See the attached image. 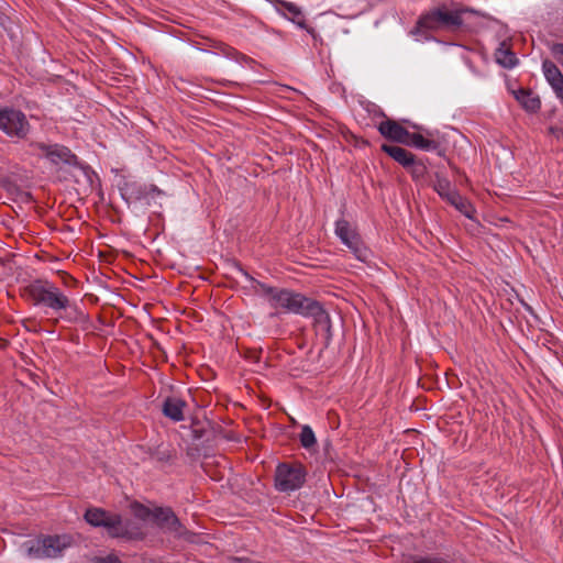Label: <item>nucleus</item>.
Returning <instances> with one entry per match:
<instances>
[{"mask_svg": "<svg viewBox=\"0 0 563 563\" xmlns=\"http://www.w3.org/2000/svg\"><path fill=\"white\" fill-rule=\"evenodd\" d=\"M24 295L34 307L42 308L45 314L56 316L53 323L87 324L89 314L70 299L55 283L36 278L23 288Z\"/></svg>", "mask_w": 563, "mask_h": 563, "instance_id": "2", "label": "nucleus"}, {"mask_svg": "<svg viewBox=\"0 0 563 563\" xmlns=\"http://www.w3.org/2000/svg\"><path fill=\"white\" fill-rule=\"evenodd\" d=\"M119 189L122 199L128 203L143 201L145 205L150 206L152 201H155L156 198L164 195V191L156 185H146L128 179L122 181Z\"/></svg>", "mask_w": 563, "mask_h": 563, "instance_id": "7", "label": "nucleus"}, {"mask_svg": "<svg viewBox=\"0 0 563 563\" xmlns=\"http://www.w3.org/2000/svg\"><path fill=\"white\" fill-rule=\"evenodd\" d=\"M380 150L399 165H401L405 169H407L413 163V158L416 157V155L410 151L397 145L383 144Z\"/></svg>", "mask_w": 563, "mask_h": 563, "instance_id": "18", "label": "nucleus"}, {"mask_svg": "<svg viewBox=\"0 0 563 563\" xmlns=\"http://www.w3.org/2000/svg\"><path fill=\"white\" fill-rule=\"evenodd\" d=\"M234 267L246 278L249 279L250 282H252L254 284L253 288H254V291L255 292H262L265 297L268 298L269 300V303L272 305L273 303V297L278 294V291L280 289L278 288H275V287H272V286H268L255 278H253L243 267L240 263L238 262H234Z\"/></svg>", "mask_w": 563, "mask_h": 563, "instance_id": "21", "label": "nucleus"}, {"mask_svg": "<svg viewBox=\"0 0 563 563\" xmlns=\"http://www.w3.org/2000/svg\"><path fill=\"white\" fill-rule=\"evenodd\" d=\"M0 186L11 195L22 194L21 188L8 176L0 179Z\"/></svg>", "mask_w": 563, "mask_h": 563, "instance_id": "31", "label": "nucleus"}, {"mask_svg": "<svg viewBox=\"0 0 563 563\" xmlns=\"http://www.w3.org/2000/svg\"><path fill=\"white\" fill-rule=\"evenodd\" d=\"M154 523L161 530L176 537H183L187 531L170 507H155Z\"/></svg>", "mask_w": 563, "mask_h": 563, "instance_id": "10", "label": "nucleus"}, {"mask_svg": "<svg viewBox=\"0 0 563 563\" xmlns=\"http://www.w3.org/2000/svg\"><path fill=\"white\" fill-rule=\"evenodd\" d=\"M561 132H562V130L560 128H556V126L549 128V133L553 134L555 136H559Z\"/></svg>", "mask_w": 563, "mask_h": 563, "instance_id": "36", "label": "nucleus"}, {"mask_svg": "<svg viewBox=\"0 0 563 563\" xmlns=\"http://www.w3.org/2000/svg\"><path fill=\"white\" fill-rule=\"evenodd\" d=\"M145 532L143 527L133 521L132 519H124L121 516V526H120V537L119 539H124L128 541H141L145 538Z\"/></svg>", "mask_w": 563, "mask_h": 563, "instance_id": "19", "label": "nucleus"}, {"mask_svg": "<svg viewBox=\"0 0 563 563\" xmlns=\"http://www.w3.org/2000/svg\"><path fill=\"white\" fill-rule=\"evenodd\" d=\"M146 456L143 457V461L145 460H152L156 461L162 464L172 463L175 460L176 452L175 450L169 445L165 443H161L156 446H148V448H140Z\"/></svg>", "mask_w": 563, "mask_h": 563, "instance_id": "16", "label": "nucleus"}, {"mask_svg": "<svg viewBox=\"0 0 563 563\" xmlns=\"http://www.w3.org/2000/svg\"><path fill=\"white\" fill-rule=\"evenodd\" d=\"M433 190L440 195L444 190H449L452 186L451 181L440 172L433 174V179L429 183Z\"/></svg>", "mask_w": 563, "mask_h": 563, "instance_id": "28", "label": "nucleus"}, {"mask_svg": "<svg viewBox=\"0 0 563 563\" xmlns=\"http://www.w3.org/2000/svg\"><path fill=\"white\" fill-rule=\"evenodd\" d=\"M428 159L417 158V156L413 158V163L406 169L412 180L417 184H427V176H428V167H427Z\"/></svg>", "mask_w": 563, "mask_h": 563, "instance_id": "23", "label": "nucleus"}, {"mask_svg": "<svg viewBox=\"0 0 563 563\" xmlns=\"http://www.w3.org/2000/svg\"><path fill=\"white\" fill-rule=\"evenodd\" d=\"M84 519L95 528H104L110 538L119 539L121 515L103 508L90 507L86 510Z\"/></svg>", "mask_w": 563, "mask_h": 563, "instance_id": "8", "label": "nucleus"}, {"mask_svg": "<svg viewBox=\"0 0 563 563\" xmlns=\"http://www.w3.org/2000/svg\"><path fill=\"white\" fill-rule=\"evenodd\" d=\"M188 404L185 399L177 396H168L163 400V415L174 422H180L185 419L184 410Z\"/></svg>", "mask_w": 563, "mask_h": 563, "instance_id": "15", "label": "nucleus"}, {"mask_svg": "<svg viewBox=\"0 0 563 563\" xmlns=\"http://www.w3.org/2000/svg\"><path fill=\"white\" fill-rule=\"evenodd\" d=\"M439 196L451 206L461 197L460 192L453 186H451L449 190L441 192Z\"/></svg>", "mask_w": 563, "mask_h": 563, "instance_id": "32", "label": "nucleus"}, {"mask_svg": "<svg viewBox=\"0 0 563 563\" xmlns=\"http://www.w3.org/2000/svg\"><path fill=\"white\" fill-rule=\"evenodd\" d=\"M130 509L133 516L142 521H146L150 518L154 519L155 508L151 509L137 500L130 504Z\"/></svg>", "mask_w": 563, "mask_h": 563, "instance_id": "26", "label": "nucleus"}, {"mask_svg": "<svg viewBox=\"0 0 563 563\" xmlns=\"http://www.w3.org/2000/svg\"><path fill=\"white\" fill-rule=\"evenodd\" d=\"M474 15L482 14L461 2L441 1L419 15L410 34L429 41L438 33H476L479 24L472 19Z\"/></svg>", "mask_w": 563, "mask_h": 563, "instance_id": "1", "label": "nucleus"}, {"mask_svg": "<svg viewBox=\"0 0 563 563\" xmlns=\"http://www.w3.org/2000/svg\"><path fill=\"white\" fill-rule=\"evenodd\" d=\"M335 234L358 261L365 262L367 260L368 250L364 246L360 234L351 227L347 220L339 219L335 222Z\"/></svg>", "mask_w": 563, "mask_h": 563, "instance_id": "9", "label": "nucleus"}, {"mask_svg": "<svg viewBox=\"0 0 563 563\" xmlns=\"http://www.w3.org/2000/svg\"><path fill=\"white\" fill-rule=\"evenodd\" d=\"M299 441L302 448H305L306 450H311L317 445L314 432L309 426L306 424L301 428Z\"/></svg>", "mask_w": 563, "mask_h": 563, "instance_id": "27", "label": "nucleus"}, {"mask_svg": "<svg viewBox=\"0 0 563 563\" xmlns=\"http://www.w3.org/2000/svg\"><path fill=\"white\" fill-rule=\"evenodd\" d=\"M276 9L278 13L287 18L292 23L297 24L301 19H305L298 5L288 1H278Z\"/></svg>", "mask_w": 563, "mask_h": 563, "instance_id": "25", "label": "nucleus"}, {"mask_svg": "<svg viewBox=\"0 0 563 563\" xmlns=\"http://www.w3.org/2000/svg\"><path fill=\"white\" fill-rule=\"evenodd\" d=\"M542 70L547 81L555 92V96L563 103V74L559 67L550 59L543 60Z\"/></svg>", "mask_w": 563, "mask_h": 563, "instance_id": "14", "label": "nucleus"}, {"mask_svg": "<svg viewBox=\"0 0 563 563\" xmlns=\"http://www.w3.org/2000/svg\"><path fill=\"white\" fill-rule=\"evenodd\" d=\"M312 319L316 335L321 340L323 349L329 347L332 340V324L329 313L321 307L320 311L312 316Z\"/></svg>", "mask_w": 563, "mask_h": 563, "instance_id": "13", "label": "nucleus"}, {"mask_svg": "<svg viewBox=\"0 0 563 563\" xmlns=\"http://www.w3.org/2000/svg\"><path fill=\"white\" fill-rule=\"evenodd\" d=\"M312 38H313L314 43H317L318 41H320V42L322 41L318 33L313 34Z\"/></svg>", "mask_w": 563, "mask_h": 563, "instance_id": "38", "label": "nucleus"}, {"mask_svg": "<svg viewBox=\"0 0 563 563\" xmlns=\"http://www.w3.org/2000/svg\"><path fill=\"white\" fill-rule=\"evenodd\" d=\"M32 153L40 158L47 159L53 166L62 168L63 166L84 169L85 165L79 161L78 156L71 152L66 145L54 143L32 141L29 143Z\"/></svg>", "mask_w": 563, "mask_h": 563, "instance_id": "3", "label": "nucleus"}, {"mask_svg": "<svg viewBox=\"0 0 563 563\" xmlns=\"http://www.w3.org/2000/svg\"><path fill=\"white\" fill-rule=\"evenodd\" d=\"M71 543L73 538L69 534L43 536L29 548V554L36 559L58 558Z\"/></svg>", "mask_w": 563, "mask_h": 563, "instance_id": "6", "label": "nucleus"}, {"mask_svg": "<svg viewBox=\"0 0 563 563\" xmlns=\"http://www.w3.org/2000/svg\"><path fill=\"white\" fill-rule=\"evenodd\" d=\"M428 137L423 136L420 133H412L408 131V136L405 137L402 145L415 147L422 151H433L439 156L445 157V148L440 144V142L430 139L432 136L431 131H426Z\"/></svg>", "mask_w": 563, "mask_h": 563, "instance_id": "11", "label": "nucleus"}, {"mask_svg": "<svg viewBox=\"0 0 563 563\" xmlns=\"http://www.w3.org/2000/svg\"><path fill=\"white\" fill-rule=\"evenodd\" d=\"M379 115L385 118V120L377 125L380 135L390 142L399 144L406 142L405 137L408 136V130L397 121L388 119L383 111L379 112Z\"/></svg>", "mask_w": 563, "mask_h": 563, "instance_id": "12", "label": "nucleus"}, {"mask_svg": "<svg viewBox=\"0 0 563 563\" xmlns=\"http://www.w3.org/2000/svg\"><path fill=\"white\" fill-rule=\"evenodd\" d=\"M410 563H449V561L438 555H411Z\"/></svg>", "mask_w": 563, "mask_h": 563, "instance_id": "30", "label": "nucleus"}, {"mask_svg": "<svg viewBox=\"0 0 563 563\" xmlns=\"http://www.w3.org/2000/svg\"><path fill=\"white\" fill-rule=\"evenodd\" d=\"M322 305L312 298L306 297L305 295L297 292L295 296L292 313L300 314L302 317H311L320 311Z\"/></svg>", "mask_w": 563, "mask_h": 563, "instance_id": "17", "label": "nucleus"}, {"mask_svg": "<svg viewBox=\"0 0 563 563\" xmlns=\"http://www.w3.org/2000/svg\"><path fill=\"white\" fill-rule=\"evenodd\" d=\"M297 25L300 27V29H303L307 31V33H309L311 35V37L313 36V34H317L316 30L311 26H309L307 23H306V20L305 19H301L300 22H297Z\"/></svg>", "mask_w": 563, "mask_h": 563, "instance_id": "34", "label": "nucleus"}, {"mask_svg": "<svg viewBox=\"0 0 563 563\" xmlns=\"http://www.w3.org/2000/svg\"><path fill=\"white\" fill-rule=\"evenodd\" d=\"M452 206L466 218H474L476 210L474 206L470 202V200L466 199L465 197L461 196Z\"/></svg>", "mask_w": 563, "mask_h": 563, "instance_id": "29", "label": "nucleus"}, {"mask_svg": "<svg viewBox=\"0 0 563 563\" xmlns=\"http://www.w3.org/2000/svg\"><path fill=\"white\" fill-rule=\"evenodd\" d=\"M514 96L527 112L536 113L541 108V100L539 96L534 95L530 89L520 88L517 91H514Z\"/></svg>", "mask_w": 563, "mask_h": 563, "instance_id": "20", "label": "nucleus"}, {"mask_svg": "<svg viewBox=\"0 0 563 563\" xmlns=\"http://www.w3.org/2000/svg\"><path fill=\"white\" fill-rule=\"evenodd\" d=\"M0 131L10 139L26 140L31 124L22 110L4 106L0 107Z\"/></svg>", "mask_w": 563, "mask_h": 563, "instance_id": "5", "label": "nucleus"}, {"mask_svg": "<svg viewBox=\"0 0 563 563\" xmlns=\"http://www.w3.org/2000/svg\"><path fill=\"white\" fill-rule=\"evenodd\" d=\"M90 563H121V560L117 554L110 553L107 556H92Z\"/></svg>", "mask_w": 563, "mask_h": 563, "instance_id": "33", "label": "nucleus"}, {"mask_svg": "<svg viewBox=\"0 0 563 563\" xmlns=\"http://www.w3.org/2000/svg\"><path fill=\"white\" fill-rule=\"evenodd\" d=\"M230 51H232V52L234 53V55L240 56V57H241V59H243V60H245V62L252 60V59H251L250 57H247L246 55H243V54H241V53L236 52V51H235V49H233V48H230Z\"/></svg>", "mask_w": 563, "mask_h": 563, "instance_id": "37", "label": "nucleus"}, {"mask_svg": "<svg viewBox=\"0 0 563 563\" xmlns=\"http://www.w3.org/2000/svg\"><path fill=\"white\" fill-rule=\"evenodd\" d=\"M495 57L499 65L508 69L514 68L519 62L516 54L509 47H506L505 42L496 49Z\"/></svg>", "mask_w": 563, "mask_h": 563, "instance_id": "24", "label": "nucleus"}, {"mask_svg": "<svg viewBox=\"0 0 563 563\" xmlns=\"http://www.w3.org/2000/svg\"><path fill=\"white\" fill-rule=\"evenodd\" d=\"M205 435V430L203 429H200V428H197L196 427V422H194L192 424V437L195 440H200L201 438H203Z\"/></svg>", "mask_w": 563, "mask_h": 563, "instance_id": "35", "label": "nucleus"}, {"mask_svg": "<svg viewBox=\"0 0 563 563\" xmlns=\"http://www.w3.org/2000/svg\"><path fill=\"white\" fill-rule=\"evenodd\" d=\"M449 166H451L454 170L459 172L457 168H455L454 166H452V163H449Z\"/></svg>", "mask_w": 563, "mask_h": 563, "instance_id": "40", "label": "nucleus"}, {"mask_svg": "<svg viewBox=\"0 0 563 563\" xmlns=\"http://www.w3.org/2000/svg\"><path fill=\"white\" fill-rule=\"evenodd\" d=\"M523 306L526 307V309H527L528 311H531V307H530L529 305H527V303H525V302H523Z\"/></svg>", "mask_w": 563, "mask_h": 563, "instance_id": "39", "label": "nucleus"}, {"mask_svg": "<svg viewBox=\"0 0 563 563\" xmlns=\"http://www.w3.org/2000/svg\"><path fill=\"white\" fill-rule=\"evenodd\" d=\"M307 468L300 462L278 463L274 475V486L280 493H290L303 486Z\"/></svg>", "mask_w": 563, "mask_h": 563, "instance_id": "4", "label": "nucleus"}, {"mask_svg": "<svg viewBox=\"0 0 563 563\" xmlns=\"http://www.w3.org/2000/svg\"><path fill=\"white\" fill-rule=\"evenodd\" d=\"M297 292L289 289H280L278 294L273 297V308H280L285 312H292L295 296Z\"/></svg>", "mask_w": 563, "mask_h": 563, "instance_id": "22", "label": "nucleus"}]
</instances>
